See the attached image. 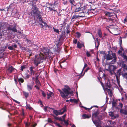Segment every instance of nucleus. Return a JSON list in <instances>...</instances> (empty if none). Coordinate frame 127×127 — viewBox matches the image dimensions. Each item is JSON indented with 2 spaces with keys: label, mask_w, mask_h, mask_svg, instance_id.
Segmentation results:
<instances>
[{
  "label": "nucleus",
  "mask_w": 127,
  "mask_h": 127,
  "mask_svg": "<svg viewBox=\"0 0 127 127\" xmlns=\"http://www.w3.org/2000/svg\"><path fill=\"white\" fill-rule=\"evenodd\" d=\"M97 112H95L92 114V120L96 127H102L101 126V123L100 120L101 119L102 116L98 115Z\"/></svg>",
  "instance_id": "obj_1"
},
{
  "label": "nucleus",
  "mask_w": 127,
  "mask_h": 127,
  "mask_svg": "<svg viewBox=\"0 0 127 127\" xmlns=\"http://www.w3.org/2000/svg\"><path fill=\"white\" fill-rule=\"evenodd\" d=\"M41 49L40 54L43 57L45 56V59L51 60L52 59L53 53L49 52V50L48 48L44 47H42Z\"/></svg>",
  "instance_id": "obj_2"
},
{
  "label": "nucleus",
  "mask_w": 127,
  "mask_h": 127,
  "mask_svg": "<svg viewBox=\"0 0 127 127\" xmlns=\"http://www.w3.org/2000/svg\"><path fill=\"white\" fill-rule=\"evenodd\" d=\"M65 88L62 89L63 92L62 91L58 89L60 92L61 96L64 98H67L68 94L70 93V88L69 87L66 85L65 86Z\"/></svg>",
  "instance_id": "obj_3"
},
{
  "label": "nucleus",
  "mask_w": 127,
  "mask_h": 127,
  "mask_svg": "<svg viewBox=\"0 0 127 127\" xmlns=\"http://www.w3.org/2000/svg\"><path fill=\"white\" fill-rule=\"evenodd\" d=\"M45 56L43 57L40 54L35 55L34 59V63L35 65L36 66H38V64L43 62L44 60L46 59L45 58Z\"/></svg>",
  "instance_id": "obj_4"
},
{
  "label": "nucleus",
  "mask_w": 127,
  "mask_h": 127,
  "mask_svg": "<svg viewBox=\"0 0 127 127\" xmlns=\"http://www.w3.org/2000/svg\"><path fill=\"white\" fill-rule=\"evenodd\" d=\"M109 32L115 35L119 34L120 33L119 29L117 28H115L114 26H111L107 29Z\"/></svg>",
  "instance_id": "obj_5"
},
{
  "label": "nucleus",
  "mask_w": 127,
  "mask_h": 127,
  "mask_svg": "<svg viewBox=\"0 0 127 127\" xmlns=\"http://www.w3.org/2000/svg\"><path fill=\"white\" fill-rule=\"evenodd\" d=\"M50 109L53 110V113L56 116L62 115L66 111V108L65 106L59 110H55L52 108H50Z\"/></svg>",
  "instance_id": "obj_6"
},
{
  "label": "nucleus",
  "mask_w": 127,
  "mask_h": 127,
  "mask_svg": "<svg viewBox=\"0 0 127 127\" xmlns=\"http://www.w3.org/2000/svg\"><path fill=\"white\" fill-rule=\"evenodd\" d=\"M121 69H120L117 71V74L114 75L113 76L114 77L116 78L117 82L118 84L119 87H121L119 85V76L120 75H122L123 73L121 72Z\"/></svg>",
  "instance_id": "obj_7"
},
{
  "label": "nucleus",
  "mask_w": 127,
  "mask_h": 127,
  "mask_svg": "<svg viewBox=\"0 0 127 127\" xmlns=\"http://www.w3.org/2000/svg\"><path fill=\"white\" fill-rule=\"evenodd\" d=\"M79 11H83L81 12V13H87L89 12L88 9H86V6H84L83 7L76 8L74 10V12H78Z\"/></svg>",
  "instance_id": "obj_8"
},
{
  "label": "nucleus",
  "mask_w": 127,
  "mask_h": 127,
  "mask_svg": "<svg viewBox=\"0 0 127 127\" xmlns=\"http://www.w3.org/2000/svg\"><path fill=\"white\" fill-rule=\"evenodd\" d=\"M7 23L3 22L0 23V33H3L4 29L7 26Z\"/></svg>",
  "instance_id": "obj_9"
},
{
  "label": "nucleus",
  "mask_w": 127,
  "mask_h": 127,
  "mask_svg": "<svg viewBox=\"0 0 127 127\" xmlns=\"http://www.w3.org/2000/svg\"><path fill=\"white\" fill-rule=\"evenodd\" d=\"M32 13L34 16L37 15L39 13V12L38 10V8L35 6H33L32 8Z\"/></svg>",
  "instance_id": "obj_10"
},
{
  "label": "nucleus",
  "mask_w": 127,
  "mask_h": 127,
  "mask_svg": "<svg viewBox=\"0 0 127 127\" xmlns=\"http://www.w3.org/2000/svg\"><path fill=\"white\" fill-rule=\"evenodd\" d=\"M100 82L102 87L104 90L105 89H107L108 88H109L111 87V84L109 81H108L106 83V82H105V86L103 85V83L101 81H100Z\"/></svg>",
  "instance_id": "obj_11"
},
{
  "label": "nucleus",
  "mask_w": 127,
  "mask_h": 127,
  "mask_svg": "<svg viewBox=\"0 0 127 127\" xmlns=\"http://www.w3.org/2000/svg\"><path fill=\"white\" fill-rule=\"evenodd\" d=\"M38 18L39 21L41 22V23H39V24L41 26L42 28L45 26L46 27V26L48 27V26L47 25L46 23L43 21L42 18L40 16H39Z\"/></svg>",
  "instance_id": "obj_12"
},
{
  "label": "nucleus",
  "mask_w": 127,
  "mask_h": 127,
  "mask_svg": "<svg viewBox=\"0 0 127 127\" xmlns=\"http://www.w3.org/2000/svg\"><path fill=\"white\" fill-rule=\"evenodd\" d=\"M111 55L113 56L114 59L109 63L110 64H114L116 62V57L115 54L114 53H112Z\"/></svg>",
  "instance_id": "obj_13"
},
{
  "label": "nucleus",
  "mask_w": 127,
  "mask_h": 127,
  "mask_svg": "<svg viewBox=\"0 0 127 127\" xmlns=\"http://www.w3.org/2000/svg\"><path fill=\"white\" fill-rule=\"evenodd\" d=\"M104 58L105 59H106L107 60H110L112 59L113 58V56L109 54H107L106 55V57L105 56H104Z\"/></svg>",
  "instance_id": "obj_14"
},
{
  "label": "nucleus",
  "mask_w": 127,
  "mask_h": 127,
  "mask_svg": "<svg viewBox=\"0 0 127 127\" xmlns=\"http://www.w3.org/2000/svg\"><path fill=\"white\" fill-rule=\"evenodd\" d=\"M82 46L84 48L85 46L84 43L83 42L82 44H81L78 41L77 43V47L79 49H81Z\"/></svg>",
  "instance_id": "obj_15"
},
{
  "label": "nucleus",
  "mask_w": 127,
  "mask_h": 127,
  "mask_svg": "<svg viewBox=\"0 0 127 127\" xmlns=\"http://www.w3.org/2000/svg\"><path fill=\"white\" fill-rule=\"evenodd\" d=\"M109 115L110 116L112 117V118L114 119L115 118L118 116V114H117L116 115H115L113 112H110L109 113Z\"/></svg>",
  "instance_id": "obj_16"
},
{
  "label": "nucleus",
  "mask_w": 127,
  "mask_h": 127,
  "mask_svg": "<svg viewBox=\"0 0 127 127\" xmlns=\"http://www.w3.org/2000/svg\"><path fill=\"white\" fill-rule=\"evenodd\" d=\"M120 65L122 68L127 69V65L126 66V64L124 62H121L120 63Z\"/></svg>",
  "instance_id": "obj_17"
},
{
  "label": "nucleus",
  "mask_w": 127,
  "mask_h": 127,
  "mask_svg": "<svg viewBox=\"0 0 127 127\" xmlns=\"http://www.w3.org/2000/svg\"><path fill=\"white\" fill-rule=\"evenodd\" d=\"M97 33L100 38H102L103 39L102 36V33L100 29H99L97 31Z\"/></svg>",
  "instance_id": "obj_18"
},
{
  "label": "nucleus",
  "mask_w": 127,
  "mask_h": 127,
  "mask_svg": "<svg viewBox=\"0 0 127 127\" xmlns=\"http://www.w3.org/2000/svg\"><path fill=\"white\" fill-rule=\"evenodd\" d=\"M33 84H28L27 85V88L29 91H30L32 89L33 87Z\"/></svg>",
  "instance_id": "obj_19"
},
{
  "label": "nucleus",
  "mask_w": 127,
  "mask_h": 127,
  "mask_svg": "<svg viewBox=\"0 0 127 127\" xmlns=\"http://www.w3.org/2000/svg\"><path fill=\"white\" fill-rule=\"evenodd\" d=\"M112 107L114 108H115L116 109H118V107L117 106V104L115 101H113L112 102Z\"/></svg>",
  "instance_id": "obj_20"
},
{
  "label": "nucleus",
  "mask_w": 127,
  "mask_h": 127,
  "mask_svg": "<svg viewBox=\"0 0 127 127\" xmlns=\"http://www.w3.org/2000/svg\"><path fill=\"white\" fill-rule=\"evenodd\" d=\"M47 95L48 96L47 98L48 99H49L50 97L53 95V94L52 92L49 91L47 93Z\"/></svg>",
  "instance_id": "obj_21"
},
{
  "label": "nucleus",
  "mask_w": 127,
  "mask_h": 127,
  "mask_svg": "<svg viewBox=\"0 0 127 127\" xmlns=\"http://www.w3.org/2000/svg\"><path fill=\"white\" fill-rule=\"evenodd\" d=\"M69 2L71 3L72 5V7L75 6L76 4L75 3V1L74 0H69Z\"/></svg>",
  "instance_id": "obj_22"
},
{
  "label": "nucleus",
  "mask_w": 127,
  "mask_h": 127,
  "mask_svg": "<svg viewBox=\"0 0 127 127\" xmlns=\"http://www.w3.org/2000/svg\"><path fill=\"white\" fill-rule=\"evenodd\" d=\"M14 68L12 66L9 67L7 70L10 73L12 72L14 70Z\"/></svg>",
  "instance_id": "obj_23"
},
{
  "label": "nucleus",
  "mask_w": 127,
  "mask_h": 127,
  "mask_svg": "<svg viewBox=\"0 0 127 127\" xmlns=\"http://www.w3.org/2000/svg\"><path fill=\"white\" fill-rule=\"evenodd\" d=\"M34 68V67H33L32 66H31L30 67V71L31 73V75L33 74V75L34 73V71L33 70V69Z\"/></svg>",
  "instance_id": "obj_24"
},
{
  "label": "nucleus",
  "mask_w": 127,
  "mask_h": 127,
  "mask_svg": "<svg viewBox=\"0 0 127 127\" xmlns=\"http://www.w3.org/2000/svg\"><path fill=\"white\" fill-rule=\"evenodd\" d=\"M92 52V53H93V50H91L90 52H89L88 51H87L86 52V54L87 56L88 57H90L91 56V55L90 54V53Z\"/></svg>",
  "instance_id": "obj_25"
},
{
  "label": "nucleus",
  "mask_w": 127,
  "mask_h": 127,
  "mask_svg": "<svg viewBox=\"0 0 127 127\" xmlns=\"http://www.w3.org/2000/svg\"><path fill=\"white\" fill-rule=\"evenodd\" d=\"M120 112L121 113L123 114H124L127 115V110H124L121 109H120Z\"/></svg>",
  "instance_id": "obj_26"
},
{
  "label": "nucleus",
  "mask_w": 127,
  "mask_h": 127,
  "mask_svg": "<svg viewBox=\"0 0 127 127\" xmlns=\"http://www.w3.org/2000/svg\"><path fill=\"white\" fill-rule=\"evenodd\" d=\"M82 117L83 119H85L90 118L91 117V116L88 115L86 114H84L82 115Z\"/></svg>",
  "instance_id": "obj_27"
},
{
  "label": "nucleus",
  "mask_w": 127,
  "mask_h": 127,
  "mask_svg": "<svg viewBox=\"0 0 127 127\" xmlns=\"http://www.w3.org/2000/svg\"><path fill=\"white\" fill-rule=\"evenodd\" d=\"M84 16H78L77 15H74L72 17L71 19H75L76 18H78L79 17H83Z\"/></svg>",
  "instance_id": "obj_28"
},
{
  "label": "nucleus",
  "mask_w": 127,
  "mask_h": 127,
  "mask_svg": "<svg viewBox=\"0 0 127 127\" xmlns=\"http://www.w3.org/2000/svg\"><path fill=\"white\" fill-rule=\"evenodd\" d=\"M23 93L26 98H27L29 96V94L28 92L23 91Z\"/></svg>",
  "instance_id": "obj_29"
},
{
  "label": "nucleus",
  "mask_w": 127,
  "mask_h": 127,
  "mask_svg": "<svg viewBox=\"0 0 127 127\" xmlns=\"http://www.w3.org/2000/svg\"><path fill=\"white\" fill-rule=\"evenodd\" d=\"M47 7L49 8V10L50 11H56L54 9L55 8L54 7Z\"/></svg>",
  "instance_id": "obj_30"
},
{
  "label": "nucleus",
  "mask_w": 127,
  "mask_h": 127,
  "mask_svg": "<svg viewBox=\"0 0 127 127\" xmlns=\"http://www.w3.org/2000/svg\"><path fill=\"white\" fill-rule=\"evenodd\" d=\"M63 122H64V124L66 126H68L69 124L68 123V120H64V119L63 120Z\"/></svg>",
  "instance_id": "obj_31"
},
{
  "label": "nucleus",
  "mask_w": 127,
  "mask_h": 127,
  "mask_svg": "<svg viewBox=\"0 0 127 127\" xmlns=\"http://www.w3.org/2000/svg\"><path fill=\"white\" fill-rule=\"evenodd\" d=\"M11 31H12V32H17V29H16V25L13 28H12Z\"/></svg>",
  "instance_id": "obj_32"
},
{
  "label": "nucleus",
  "mask_w": 127,
  "mask_h": 127,
  "mask_svg": "<svg viewBox=\"0 0 127 127\" xmlns=\"http://www.w3.org/2000/svg\"><path fill=\"white\" fill-rule=\"evenodd\" d=\"M85 67H86L85 66H84V67L82 69V71L81 73H80V74H79L78 75H76V76H78L79 77L78 79H79L80 78L81 74L82 73L83 70H84V69Z\"/></svg>",
  "instance_id": "obj_33"
},
{
  "label": "nucleus",
  "mask_w": 127,
  "mask_h": 127,
  "mask_svg": "<svg viewBox=\"0 0 127 127\" xmlns=\"http://www.w3.org/2000/svg\"><path fill=\"white\" fill-rule=\"evenodd\" d=\"M118 109H120V110L121 109H122V108L123 106V104L121 103H120L119 104V105H118Z\"/></svg>",
  "instance_id": "obj_34"
},
{
  "label": "nucleus",
  "mask_w": 127,
  "mask_h": 127,
  "mask_svg": "<svg viewBox=\"0 0 127 127\" xmlns=\"http://www.w3.org/2000/svg\"><path fill=\"white\" fill-rule=\"evenodd\" d=\"M54 31L55 32L59 34V30L58 29H55L54 27H53Z\"/></svg>",
  "instance_id": "obj_35"
},
{
  "label": "nucleus",
  "mask_w": 127,
  "mask_h": 127,
  "mask_svg": "<svg viewBox=\"0 0 127 127\" xmlns=\"http://www.w3.org/2000/svg\"><path fill=\"white\" fill-rule=\"evenodd\" d=\"M18 81L20 84V82L23 83L24 81V80L22 78H20L18 79Z\"/></svg>",
  "instance_id": "obj_36"
},
{
  "label": "nucleus",
  "mask_w": 127,
  "mask_h": 127,
  "mask_svg": "<svg viewBox=\"0 0 127 127\" xmlns=\"http://www.w3.org/2000/svg\"><path fill=\"white\" fill-rule=\"evenodd\" d=\"M76 36L78 38L80 37L81 36V34L78 32H76Z\"/></svg>",
  "instance_id": "obj_37"
},
{
  "label": "nucleus",
  "mask_w": 127,
  "mask_h": 127,
  "mask_svg": "<svg viewBox=\"0 0 127 127\" xmlns=\"http://www.w3.org/2000/svg\"><path fill=\"white\" fill-rule=\"evenodd\" d=\"M122 76L126 78L127 79V73L123 74Z\"/></svg>",
  "instance_id": "obj_38"
},
{
  "label": "nucleus",
  "mask_w": 127,
  "mask_h": 127,
  "mask_svg": "<svg viewBox=\"0 0 127 127\" xmlns=\"http://www.w3.org/2000/svg\"><path fill=\"white\" fill-rule=\"evenodd\" d=\"M26 106H27V108H28L29 109H30V110L31 109H32V107L30 106L29 104H27V103Z\"/></svg>",
  "instance_id": "obj_39"
},
{
  "label": "nucleus",
  "mask_w": 127,
  "mask_h": 127,
  "mask_svg": "<svg viewBox=\"0 0 127 127\" xmlns=\"http://www.w3.org/2000/svg\"><path fill=\"white\" fill-rule=\"evenodd\" d=\"M48 122L50 123H53V121H52V120L50 118H48Z\"/></svg>",
  "instance_id": "obj_40"
},
{
  "label": "nucleus",
  "mask_w": 127,
  "mask_h": 127,
  "mask_svg": "<svg viewBox=\"0 0 127 127\" xmlns=\"http://www.w3.org/2000/svg\"><path fill=\"white\" fill-rule=\"evenodd\" d=\"M122 56L123 57V58L124 59H125L126 61H127V57L124 54H122Z\"/></svg>",
  "instance_id": "obj_41"
},
{
  "label": "nucleus",
  "mask_w": 127,
  "mask_h": 127,
  "mask_svg": "<svg viewBox=\"0 0 127 127\" xmlns=\"http://www.w3.org/2000/svg\"><path fill=\"white\" fill-rule=\"evenodd\" d=\"M69 27L68 26L66 28L67 30L66 32L67 33H69L70 32V31L68 29Z\"/></svg>",
  "instance_id": "obj_42"
},
{
  "label": "nucleus",
  "mask_w": 127,
  "mask_h": 127,
  "mask_svg": "<svg viewBox=\"0 0 127 127\" xmlns=\"http://www.w3.org/2000/svg\"><path fill=\"white\" fill-rule=\"evenodd\" d=\"M26 68L25 65H23L21 66V70L22 71H23V69Z\"/></svg>",
  "instance_id": "obj_43"
},
{
  "label": "nucleus",
  "mask_w": 127,
  "mask_h": 127,
  "mask_svg": "<svg viewBox=\"0 0 127 127\" xmlns=\"http://www.w3.org/2000/svg\"><path fill=\"white\" fill-rule=\"evenodd\" d=\"M26 40L27 41V43L28 44H30L31 41L30 40H29V39L27 38L26 39Z\"/></svg>",
  "instance_id": "obj_44"
},
{
  "label": "nucleus",
  "mask_w": 127,
  "mask_h": 127,
  "mask_svg": "<svg viewBox=\"0 0 127 127\" xmlns=\"http://www.w3.org/2000/svg\"><path fill=\"white\" fill-rule=\"evenodd\" d=\"M55 124L56 126L58 127H62L59 123H55Z\"/></svg>",
  "instance_id": "obj_45"
},
{
  "label": "nucleus",
  "mask_w": 127,
  "mask_h": 127,
  "mask_svg": "<svg viewBox=\"0 0 127 127\" xmlns=\"http://www.w3.org/2000/svg\"><path fill=\"white\" fill-rule=\"evenodd\" d=\"M127 21V16H126V17H125V18L124 21V22L125 23Z\"/></svg>",
  "instance_id": "obj_46"
},
{
  "label": "nucleus",
  "mask_w": 127,
  "mask_h": 127,
  "mask_svg": "<svg viewBox=\"0 0 127 127\" xmlns=\"http://www.w3.org/2000/svg\"><path fill=\"white\" fill-rule=\"evenodd\" d=\"M42 95L44 97L46 96V95L45 93L43 91H42Z\"/></svg>",
  "instance_id": "obj_47"
},
{
  "label": "nucleus",
  "mask_w": 127,
  "mask_h": 127,
  "mask_svg": "<svg viewBox=\"0 0 127 127\" xmlns=\"http://www.w3.org/2000/svg\"><path fill=\"white\" fill-rule=\"evenodd\" d=\"M12 28L10 27H9L7 28V30L8 31H11Z\"/></svg>",
  "instance_id": "obj_48"
},
{
  "label": "nucleus",
  "mask_w": 127,
  "mask_h": 127,
  "mask_svg": "<svg viewBox=\"0 0 127 127\" xmlns=\"http://www.w3.org/2000/svg\"><path fill=\"white\" fill-rule=\"evenodd\" d=\"M63 0L64 1V2H63V3L64 4V5H65L67 4V2L66 1H65L64 0Z\"/></svg>",
  "instance_id": "obj_49"
},
{
  "label": "nucleus",
  "mask_w": 127,
  "mask_h": 127,
  "mask_svg": "<svg viewBox=\"0 0 127 127\" xmlns=\"http://www.w3.org/2000/svg\"><path fill=\"white\" fill-rule=\"evenodd\" d=\"M8 49L9 50H12L13 49V46H9L8 47Z\"/></svg>",
  "instance_id": "obj_50"
},
{
  "label": "nucleus",
  "mask_w": 127,
  "mask_h": 127,
  "mask_svg": "<svg viewBox=\"0 0 127 127\" xmlns=\"http://www.w3.org/2000/svg\"><path fill=\"white\" fill-rule=\"evenodd\" d=\"M13 100L15 102L19 104H20V103L19 102V101H17V100H16L14 99H13Z\"/></svg>",
  "instance_id": "obj_51"
},
{
  "label": "nucleus",
  "mask_w": 127,
  "mask_h": 127,
  "mask_svg": "<svg viewBox=\"0 0 127 127\" xmlns=\"http://www.w3.org/2000/svg\"><path fill=\"white\" fill-rule=\"evenodd\" d=\"M48 107L47 106H46L44 107V109L45 112H46L47 111V109Z\"/></svg>",
  "instance_id": "obj_52"
},
{
  "label": "nucleus",
  "mask_w": 127,
  "mask_h": 127,
  "mask_svg": "<svg viewBox=\"0 0 127 127\" xmlns=\"http://www.w3.org/2000/svg\"><path fill=\"white\" fill-rule=\"evenodd\" d=\"M74 102L75 103H77L78 102V100H79V99H74Z\"/></svg>",
  "instance_id": "obj_53"
},
{
  "label": "nucleus",
  "mask_w": 127,
  "mask_h": 127,
  "mask_svg": "<svg viewBox=\"0 0 127 127\" xmlns=\"http://www.w3.org/2000/svg\"><path fill=\"white\" fill-rule=\"evenodd\" d=\"M36 84L38 86H40V82L39 81H37Z\"/></svg>",
  "instance_id": "obj_54"
},
{
  "label": "nucleus",
  "mask_w": 127,
  "mask_h": 127,
  "mask_svg": "<svg viewBox=\"0 0 127 127\" xmlns=\"http://www.w3.org/2000/svg\"><path fill=\"white\" fill-rule=\"evenodd\" d=\"M77 42V39H75L73 41V42L74 43L76 44Z\"/></svg>",
  "instance_id": "obj_55"
},
{
  "label": "nucleus",
  "mask_w": 127,
  "mask_h": 127,
  "mask_svg": "<svg viewBox=\"0 0 127 127\" xmlns=\"http://www.w3.org/2000/svg\"><path fill=\"white\" fill-rule=\"evenodd\" d=\"M3 33H0V39L1 38L2 35H3Z\"/></svg>",
  "instance_id": "obj_56"
},
{
  "label": "nucleus",
  "mask_w": 127,
  "mask_h": 127,
  "mask_svg": "<svg viewBox=\"0 0 127 127\" xmlns=\"http://www.w3.org/2000/svg\"><path fill=\"white\" fill-rule=\"evenodd\" d=\"M86 9H88V10H89V11H91L92 10L94 11L95 9H88L87 8V7H86Z\"/></svg>",
  "instance_id": "obj_57"
},
{
  "label": "nucleus",
  "mask_w": 127,
  "mask_h": 127,
  "mask_svg": "<svg viewBox=\"0 0 127 127\" xmlns=\"http://www.w3.org/2000/svg\"><path fill=\"white\" fill-rule=\"evenodd\" d=\"M98 107V106H96H96H92L90 108V109H91V108L93 107Z\"/></svg>",
  "instance_id": "obj_58"
},
{
  "label": "nucleus",
  "mask_w": 127,
  "mask_h": 127,
  "mask_svg": "<svg viewBox=\"0 0 127 127\" xmlns=\"http://www.w3.org/2000/svg\"><path fill=\"white\" fill-rule=\"evenodd\" d=\"M49 5L50 6V7H54V5L53 4H49ZM55 5L54 4V5Z\"/></svg>",
  "instance_id": "obj_59"
},
{
  "label": "nucleus",
  "mask_w": 127,
  "mask_h": 127,
  "mask_svg": "<svg viewBox=\"0 0 127 127\" xmlns=\"http://www.w3.org/2000/svg\"><path fill=\"white\" fill-rule=\"evenodd\" d=\"M35 87L38 90H39V87L36 85H35Z\"/></svg>",
  "instance_id": "obj_60"
},
{
  "label": "nucleus",
  "mask_w": 127,
  "mask_h": 127,
  "mask_svg": "<svg viewBox=\"0 0 127 127\" xmlns=\"http://www.w3.org/2000/svg\"><path fill=\"white\" fill-rule=\"evenodd\" d=\"M54 117L55 119H56V120H59V118L58 117L54 116Z\"/></svg>",
  "instance_id": "obj_61"
},
{
  "label": "nucleus",
  "mask_w": 127,
  "mask_h": 127,
  "mask_svg": "<svg viewBox=\"0 0 127 127\" xmlns=\"http://www.w3.org/2000/svg\"><path fill=\"white\" fill-rule=\"evenodd\" d=\"M89 67H88V68H87V69H86V70H85V72H87L88 71V70H89Z\"/></svg>",
  "instance_id": "obj_62"
},
{
  "label": "nucleus",
  "mask_w": 127,
  "mask_h": 127,
  "mask_svg": "<svg viewBox=\"0 0 127 127\" xmlns=\"http://www.w3.org/2000/svg\"><path fill=\"white\" fill-rule=\"evenodd\" d=\"M74 99H70V101L71 102H74Z\"/></svg>",
  "instance_id": "obj_63"
},
{
  "label": "nucleus",
  "mask_w": 127,
  "mask_h": 127,
  "mask_svg": "<svg viewBox=\"0 0 127 127\" xmlns=\"http://www.w3.org/2000/svg\"><path fill=\"white\" fill-rule=\"evenodd\" d=\"M125 98L126 99H127V94H125Z\"/></svg>",
  "instance_id": "obj_64"
}]
</instances>
